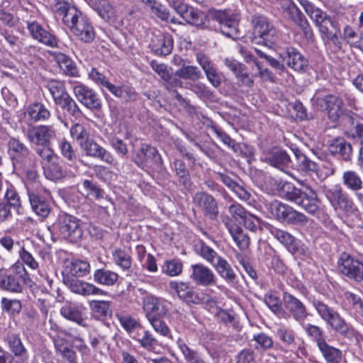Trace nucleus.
<instances>
[{
    "mask_svg": "<svg viewBox=\"0 0 363 363\" xmlns=\"http://www.w3.org/2000/svg\"><path fill=\"white\" fill-rule=\"evenodd\" d=\"M311 302L320 317L345 338L355 339L356 340L363 339L362 333L346 323L337 311L323 301L318 298H313Z\"/></svg>",
    "mask_w": 363,
    "mask_h": 363,
    "instance_id": "4",
    "label": "nucleus"
},
{
    "mask_svg": "<svg viewBox=\"0 0 363 363\" xmlns=\"http://www.w3.org/2000/svg\"><path fill=\"white\" fill-rule=\"evenodd\" d=\"M57 105L60 106L62 109L66 110L69 115L74 118H78L82 114L79 107L69 94Z\"/></svg>",
    "mask_w": 363,
    "mask_h": 363,
    "instance_id": "54",
    "label": "nucleus"
},
{
    "mask_svg": "<svg viewBox=\"0 0 363 363\" xmlns=\"http://www.w3.org/2000/svg\"><path fill=\"white\" fill-rule=\"evenodd\" d=\"M318 345L328 363H340L342 353L338 349L329 346L326 342H318Z\"/></svg>",
    "mask_w": 363,
    "mask_h": 363,
    "instance_id": "48",
    "label": "nucleus"
},
{
    "mask_svg": "<svg viewBox=\"0 0 363 363\" xmlns=\"http://www.w3.org/2000/svg\"><path fill=\"white\" fill-rule=\"evenodd\" d=\"M197 252L200 257L209 263L212 267L218 262V259L222 258V257L220 256L212 247L207 245L203 241L200 242Z\"/></svg>",
    "mask_w": 363,
    "mask_h": 363,
    "instance_id": "47",
    "label": "nucleus"
},
{
    "mask_svg": "<svg viewBox=\"0 0 363 363\" xmlns=\"http://www.w3.org/2000/svg\"><path fill=\"white\" fill-rule=\"evenodd\" d=\"M32 282L21 263H16L9 269H0V289L12 293H21L23 284Z\"/></svg>",
    "mask_w": 363,
    "mask_h": 363,
    "instance_id": "5",
    "label": "nucleus"
},
{
    "mask_svg": "<svg viewBox=\"0 0 363 363\" xmlns=\"http://www.w3.org/2000/svg\"><path fill=\"white\" fill-rule=\"evenodd\" d=\"M208 16L213 21L218 23V28L223 35L233 40L240 38V16L238 13L230 10L211 9L208 11Z\"/></svg>",
    "mask_w": 363,
    "mask_h": 363,
    "instance_id": "6",
    "label": "nucleus"
},
{
    "mask_svg": "<svg viewBox=\"0 0 363 363\" xmlns=\"http://www.w3.org/2000/svg\"><path fill=\"white\" fill-rule=\"evenodd\" d=\"M228 213L231 217L239 223H241L245 216L249 213L244 207L237 202L232 203L228 208Z\"/></svg>",
    "mask_w": 363,
    "mask_h": 363,
    "instance_id": "61",
    "label": "nucleus"
},
{
    "mask_svg": "<svg viewBox=\"0 0 363 363\" xmlns=\"http://www.w3.org/2000/svg\"><path fill=\"white\" fill-rule=\"evenodd\" d=\"M225 225L237 246L242 250L247 249L250 245V238L242 228L231 221L225 223Z\"/></svg>",
    "mask_w": 363,
    "mask_h": 363,
    "instance_id": "36",
    "label": "nucleus"
},
{
    "mask_svg": "<svg viewBox=\"0 0 363 363\" xmlns=\"http://www.w3.org/2000/svg\"><path fill=\"white\" fill-rule=\"evenodd\" d=\"M311 302L320 317L345 338L355 339L356 340L363 339L362 333L346 323L337 311L323 301L318 298H313Z\"/></svg>",
    "mask_w": 363,
    "mask_h": 363,
    "instance_id": "3",
    "label": "nucleus"
},
{
    "mask_svg": "<svg viewBox=\"0 0 363 363\" xmlns=\"http://www.w3.org/2000/svg\"><path fill=\"white\" fill-rule=\"evenodd\" d=\"M43 172L45 177L51 181H57L65 176V171L58 162V157L47 165H45Z\"/></svg>",
    "mask_w": 363,
    "mask_h": 363,
    "instance_id": "46",
    "label": "nucleus"
},
{
    "mask_svg": "<svg viewBox=\"0 0 363 363\" xmlns=\"http://www.w3.org/2000/svg\"><path fill=\"white\" fill-rule=\"evenodd\" d=\"M163 271L170 277L177 276L182 271V264L179 259L167 260L165 262V268Z\"/></svg>",
    "mask_w": 363,
    "mask_h": 363,
    "instance_id": "63",
    "label": "nucleus"
},
{
    "mask_svg": "<svg viewBox=\"0 0 363 363\" xmlns=\"http://www.w3.org/2000/svg\"><path fill=\"white\" fill-rule=\"evenodd\" d=\"M89 307L93 314L99 318L107 317L111 313V302L108 301L93 300L89 302Z\"/></svg>",
    "mask_w": 363,
    "mask_h": 363,
    "instance_id": "49",
    "label": "nucleus"
},
{
    "mask_svg": "<svg viewBox=\"0 0 363 363\" xmlns=\"http://www.w3.org/2000/svg\"><path fill=\"white\" fill-rule=\"evenodd\" d=\"M94 281L101 285L111 286L116 284L118 274L106 268L98 269L93 274Z\"/></svg>",
    "mask_w": 363,
    "mask_h": 363,
    "instance_id": "39",
    "label": "nucleus"
},
{
    "mask_svg": "<svg viewBox=\"0 0 363 363\" xmlns=\"http://www.w3.org/2000/svg\"><path fill=\"white\" fill-rule=\"evenodd\" d=\"M338 271L343 275L357 281H363V262L354 259L346 253L338 260Z\"/></svg>",
    "mask_w": 363,
    "mask_h": 363,
    "instance_id": "18",
    "label": "nucleus"
},
{
    "mask_svg": "<svg viewBox=\"0 0 363 363\" xmlns=\"http://www.w3.org/2000/svg\"><path fill=\"white\" fill-rule=\"evenodd\" d=\"M28 140L38 146L48 147L56 136V130L53 125L30 126L26 133Z\"/></svg>",
    "mask_w": 363,
    "mask_h": 363,
    "instance_id": "17",
    "label": "nucleus"
},
{
    "mask_svg": "<svg viewBox=\"0 0 363 363\" xmlns=\"http://www.w3.org/2000/svg\"><path fill=\"white\" fill-rule=\"evenodd\" d=\"M169 287L178 296L188 303H199L200 298L193 289L184 282L170 281Z\"/></svg>",
    "mask_w": 363,
    "mask_h": 363,
    "instance_id": "35",
    "label": "nucleus"
},
{
    "mask_svg": "<svg viewBox=\"0 0 363 363\" xmlns=\"http://www.w3.org/2000/svg\"><path fill=\"white\" fill-rule=\"evenodd\" d=\"M175 75L184 79L196 81L201 78V72L196 66L183 65L176 71Z\"/></svg>",
    "mask_w": 363,
    "mask_h": 363,
    "instance_id": "50",
    "label": "nucleus"
},
{
    "mask_svg": "<svg viewBox=\"0 0 363 363\" xmlns=\"http://www.w3.org/2000/svg\"><path fill=\"white\" fill-rule=\"evenodd\" d=\"M8 154L13 166L18 169L35 167L37 162L29 148L20 140L12 138L8 143Z\"/></svg>",
    "mask_w": 363,
    "mask_h": 363,
    "instance_id": "11",
    "label": "nucleus"
},
{
    "mask_svg": "<svg viewBox=\"0 0 363 363\" xmlns=\"http://www.w3.org/2000/svg\"><path fill=\"white\" fill-rule=\"evenodd\" d=\"M252 41L257 44H263L271 47L276 43L278 37L273 23L264 16L255 15L252 17Z\"/></svg>",
    "mask_w": 363,
    "mask_h": 363,
    "instance_id": "7",
    "label": "nucleus"
},
{
    "mask_svg": "<svg viewBox=\"0 0 363 363\" xmlns=\"http://www.w3.org/2000/svg\"><path fill=\"white\" fill-rule=\"evenodd\" d=\"M73 277H83L90 272V264L86 260L72 259L66 267Z\"/></svg>",
    "mask_w": 363,
    "mask_h": 363,
    "instance_id": "44",
    "label": "nucleus"
},
{
    "mask_svg": "<svg viewBox=\"0 0 363 363\" xmlns=\"http://www.w3.org/2000/svg\"><path fill=\"white\" fill-rule=\"evenodd\" d=\"M314 104L320 111H326L333 121H337L344 113V104L338 96L328 94L324 97H316Z\"/></svg>",
    "mask_w": 363,
    "mask_h": 363,
    "instance_id": "14",
    "label": "nucleus"
},
{
    "mask_svg": "<svg viewBox=\"0 0 363 363\" xmlns=\"http://www.w3.org/2000/svg\"><path fill=\"white\" fill-rule=\"evenodd\" d=\"M143 310L148 320L155 318H162L168 312L167 302L152 294H147L143 298Z\"/></svg>",
    "mask_w": 363,
    "mask_h": 363,
    "instance_id": "21",
    "label": "nucleus"
},
{
    "mask_svg": "<svg viewBox=\"0 0 363 363\" xmlns=\"http://www.w3.org/2000/svg\"><path fill=\"white\" fill-rule=\"evenodd\" d=\"M27 194L33 212L41 218H47L52 209L48 199L40 191L29 188Z\"/></svg>",
    "mask_w": 363,
    "mask_h": 363,
    "instance_id": "23",
    "label": "nucleus"
},
{
    "mask_svg": "<svg viewBox=\"0 0 363 363\" xmlns=\"http://www.w3.org/2000/svg\"><path fill=\"white\" fill-rule=\"evenodd\" d=\"M193 203L211 220L218 216V206L215 198L209 194L201 191H197L193 196Z\"/></svg>",
    "mask_w": 363,
    "mask_h": 363,
    "instance_id": "20",
    "label": "nucleus"
},
{
    "mask_svg": "<svg viewBox=\"0 0 363 363\" xmlns=\"http://www.w3.org/2000/svg\"><path fill=\"white\" fill-rule=\"evenodd\" d=\"M27 28L31 37L38 42L50 48L57 46V38L45 30L37 21H27Z\"/></svg>",
    "mask_w": 363,
    "mask_h": 363,
    "instance_id": "27",
    "label": "nucleus"
},
{
    "mask_svg": "<svg viewBox=\"0 0 363 363\" xmlns=\"http://www.w3.org/2000/svg\"><path fill=\"white\" fill-rule=\"evenodd\" d=\"M35 152L40 157V162L43 167L53 160H56L58 157L54 151L48 147L41 146V147H37Z\"/></svg>",
    "mask_w": 363,
    "mask_h": 363,
    "instance_id": "59",
    "label": "nucleus"
},
{
    "mask_svg": "<svg viewBox=\"0 0 363 363\" xmlns=\"http://www.w3.org/2000/svg\"><path fill=\"white\" fill-rule=\"evenodd\" d=\"M330 155L338 159L350 162L352 157V147L350 143L343 138L333 139L328 147Z\"/></svg>",
    "mask_w": 363,
    "mask_h": 363,
    "instance_id": "32",
    "label": "nucleus"
},
{
    "mask_svg": "<svg viewBox=\"0 0 363 363\" xmlns=\"http://www.w3.org/2000/svg\"><path fill=\"white\" fill-rule=\"evenodd\" d=\"M279 186L280 194L286 200L300 206L307 213L315 216L322 221H326L329 218V216L318 199L316 192L310 186H306L303 191L288 182H280Z\"/></svg>",
    "mask_w": 363,
    "mask_h": 363,
    "instance_id": "1",
    "label": "nucleus"
},
{
    "mask_svg": "<svg viewBox=\"0 0 363 363\" xmlns=\"http://www.w3.org/2000/svg\"><path fill=\"white\" fill-rule=\"evenodd\" d=\"M261 160L281 171L287 168L291 162L290 157L286 152L277 147H273L264 152Z\"/></svg>",
    "mask_w": 363,
    "mask_h": 363,
    "instance_id": "26",
    "label": "nucleus"
},
{
    "mask_svg": "<svg viewBox=\"0 0 363 363\" xmlns=\"http://www.w3.org/2000/svg\"><path fill=\"white\" fill-rule=\"evenodd\" d=\"M80 147L86 152L87 156L99 159L100 160L112 166L117 164V161L113 155L100 145L94 142L91 138Z\"/></svg>",
    "mask_w": 363,
    "mask_h": 363,
    "instance_id": "25",
    "label": "nucleus"
},
{
    "mask_svg": "<svg viewBox=\"0 0 363 363\" xmlns=\"http://www.w3.org/2000/svg\"><path fill=\"white\" fill-rule=\"evenodd\" d=\"M4 198L7 202L6 205L9 208L12 206L15 208H18L21 206L20 196L14 186L11 184L6 183Z\"/></svg>",
    "mask_w": 363,
    "mask_h": 363,
    "instance_id": "55",
    "label": "nucleus"
},
{
    "mask_svg": "<svg viewBox=\"0 0 363 363\" xmlns=\"http://www.w3.org/2000/svg\"><path fill=\"white\" fill-rule=\"evenodd\" d=\"M51 116L50 111L41 103L29 105L23 113V120L30 125L40 121L48 120Z\"/></svg>",
    "mask_w": 363,
    "mask_h": 363,
    "instance_id": "31",
    "label": "nucleus"
},
{
    "mask_svg": "<svg viewBox=\"0 0 363 363\" xmlns=\"http://www.w3.org/2000/svg\"><path fill=\"white\" fill-rule=\"evenodd\" d=\"M179 347L184 354L186 360L189 363H205L199 354L194 350H191L184 342H182L179 345Z\"/></svg>",
    "mask_w": 363,
    "mask_h": 363,
    "instance_id": "60",
    "label": "nucleus"
},
{
    "mask_svg": "<svg viewBox=\"0 0 363 363\" xmlns=\"http://www.w3.org/2000/svg\"><path fill=\"white\" fill-rule=\"evenodd\" d=\"M344 186L352 191L357 192L362 188L363 182L359 174L354 170H347L342 177Z\"/></svg>",
    "mask_w": 363,
    "mask_h": 363,
    "instance_id": "43",
    "label": "nucleus"
},
{
    "mask_svg": "<svg viewBox=\"0 0 363 363\" xmlns=\"http://www.w3.org/2000/svg\"><path fill=\"white\" fill-rule=\"evenodd\" d=\"M113 260L123 271L132 272V257L128 252L121 248H116L112 252Z\"/></svg>",
    "mask_w": 363,
    "mask_h": 363,
    "instance_id": "41",
    "label": "nucleus"
},
{
    "mask_svg": "<svg viewBox=\"0 0 363 363\" xmlns=\"http://www.w3.org/2000/svg\"><path fill=\"white\" fill-rule=\"evenodd\" d=\"M281 6L284 18L300 28L308 43H313L315 38L313 29L298 6L291 0H281Z\"/></svg>",
    "mask_w": 363,
    "mask_h": 363,
    "instance_id": "8",
    "label": "nucleus"
},
{
    "mask_svg": "<svg viewBox=\"0 0 363 363\" xmlns=\"http://www.w3.org/2000/svg\"><path fill=\"white\" fill-rule=\"evenodd\" d=\"M45 87L51 94L55 104L60 103L67 96V93L64 82L56 80L50 79L45 82Z\"/></svg>",
    "mask_w": 363,
    "mask_h": 363,
    "instance_id": "37",
    "label": "nucleus"
},
{
    "mask_svg": "<svg viewBox=\"0 0 363 363\" xmlns=\"http://www.w3.org/2000/svg\"><path fill=\"white\" fill-rule=\"evenodd\" d=\"M191 279L198 285L208 286L216 283V277L213 272L202 264L191 266Z\"/></svg>",
    "mask_w": 363,
    "mask_h": 363,
    "instance_id": "30",
    "label": "nucleus"
},
{
    "mask_svg": "<svg viewBox=\"0 0 363 363\" xmlns=\"http://www.w3.org/2000/svg\"><path fill=\"white\" fill-rule=\"evenodd\" d=\"M59 148L61 155L69 162H74L77 159V154L72 144L65 138L59 141Z\"/></svg>",
    "mask_w": 363,
    "mask_h": 363,
    "instance_id": "58",
    "label": "nucleus"
},
{
    "mask_svg": "<svg viewBox=\"0 0 363 363\" xmlns=\"http://www.w3.org/2000/svg\"><path fill=\"white\" fill-rule=\"evenodd\" d=\"M283 60L286 65L296 72H306L308 60L296 48L286 47L282 54Z\"/></svg>",
    "mask_w": 363,
    "mask_h": 363,
    "instance_id": "28",
    "label": "nucleus"
},
{
    "mask_svg": "<svg viewBox=\"0 0 363 363\" xmlns=\"http://www.w3.org/2000/svg\"><path fill=\"white\" fill-rule=\"evenodd\" d=\"M298 1L307 15L318 28L320 33L332 41L337 40V35L335 33H333L329 29V26L333 27L334 23L327 13L308 0Z\"/></svg>",
    "mask_w": 363,
    "mask_h": 363,
    "instance_id": "10",
    "label": "nucleus"
},
{
    "mask_svg": "<svg viewBox=\"0 0 363 363\" xmlns=\"http://www.w3.org/2000/svg\"><path fill=\"white\" fill-rule=\"evenodd\" d=\"M63 282L72 292L83 296L106 294L105 291L94 284L77 279V277L64 276Z\"/></svg>",
    "mask_w": 363,
    "mask_h": 363,
    "instance_id": "19",
    "label": "nucleus"
},
{
    "mask_svg": "<svg viewBox=\"0 0 363 363\" xmlns=\"http://www.w3.org/2000/svg\"><path fill=\"white\" fill-rule=\"evenodd\" d=\"M345 133L349 139L359 145V161L363 166V125L359 123L353 124Z\"/></svg>",
    "mask_w": 363,
    "mask_h": 363,
    "instance_id": "42",
    "label": "nucleus"
},
{
    "mask_svg": "<svg viewBox=\"0 0 363 363\" xmlns=\"http://www.w3.org/2000/svg\"><path fill=\"white\" fill-rule=\"evenodd\" d=\"M264 303L275 315L279 317L284 316L285 311L277 296L272 294H267L264 297Z\"/></svg>",
    "mask_w": 363,
    "mask_h": 363,
    "instance_id": "57",
    "label": "nucleus"
},
{
    "mask_svg": "<svg viewBox=\"0 0 363 363\" xmlns=\"http://www.w3.org/2000/svg\"><path fill=\"white\" fill-rule=\"evenodd\" d=\"M57 350L67 359L69 363H77L76 354L70 342H55Z\"/></svg>",
    "mask_w": 363,
    "mask_h": 363,
    "instance_id": "53",
    "label": "nucleus"
},
{
    "mask_svg": "<svg viewBox=\"0 0 363 363\" xmlns=\"http://www.w3.org/2000/svg\"><path fill=\"white\" fill-rule=\"evenodd\" d=\"M169 5L186 23L200 29L207 27L208 16L203 11L182 0H172L169 2Z\"/></svg>",
    "mask_w": 363,
    "mask_h": 363,
    "instance_id": "9",
    "label": "nucleus"
},
{
    "mask_svg": "<svg viewBox=\"0 0 363 363\" xmlns=\"http://www.w3.org/2000/svg\"><path fill=\"white\" fill-rule=\"evenodd\" d=\"M269 210L272 215L280 222L300 225H306L308 223V218L303 213L278 201L270 203Z\"/></svg>",
    "mask_w": 363,
    "mask_h": 363,
    "instance_id": "13",
    "label": "nucleus"
},
{
    "mask_svg": "<svg viewBox=\"0 0 363 363\" xmlns=\"http://www.w3.org/2000/svg\"><path fill=\"white\" fill-rule=\"evenodd\" d=\"M270 233L278 242L283 245L291 255H308V249L304 244L289 232L277 228H272L270 229Z\"/></svg>",
    "mask_w": 363,
    "mask_h": 363,
    "instance_id": "15",
    "label": "nucleus"
},
{
    "mask_svg": "<svg viewBox=\"0 0 363 363\" xmlns=\"http://www.w3.org/2000/svg\"><path fill=\"white\" fill-rule=\"evenodd\" d=\"M84 189L87 191V195L91 196L96 199L104 197V192L96 183L85 179L82 183Z\"/></svg>",
    "mask_w": 363,
    "mask_h": 363,
    "instance_id": "62",
    "label": "nucleus"
},
{
    "mask_svg": "<svg viewBox=\"0 0 363 363\" xmlns=\"http://www.w3.org/2000/svg\"><path fill=\"white\" fill-rule=\"evenodd\" d=\"M219 276L228 284H235L238 276L228 262L222 257L213 266Z\"/></svg>",
    "mask_w": 363,
    "mask_h": 363,
    "instance_id": "38",
    "label": "nucleus"
},
{
    "mask_svg": "<svg viewBox=\"0 0 363 363\" xmlns=\"http://www.w3.org/2000/svg\"><path fill=\"white\" fill-rule=\"evenodd\" d=\"M55 228L62 238L70 242H79L83 235L80 220L77 218L65 213L59 214Z\"/></svg>",
    "mask_w": 363,
    "mask_h": 363,
    "instance_id": "12",
    "label": "nucleus"
},
{
    "mask_svg": "<svg viewBox=\"0 0 363 363\" xmlns=\"http://www.w3.org/2000/svg\"><path fill=\"white\" fill-rule=\"evenodd\" d=\"M196 58L198 64L204 72L208 82L215 88L219 87L222 82L221 74L218 72L213 61L208 56L202 52L196 53Z\"/></svg>",
    "mask_w": 363,
    "mask_h": 363,
    "instance_id": "24",
    "label": "nucleus"
},
{
    "mask_svg": "<svg viewBox=\"0 0 363 363\" xmlns=\"http://www.w3.org/2000/svg\"><path fill=\"white\" fill-rule=\"evenodd\" d=\"M285 315L292 317L296 322L303 324L308 316L305 304L290 293L284 292L282 297Z\"/></svg>",
    "mask_w": 363,
    "mask_h": 363,
    "instance_id": "16",
    "label": "nucleus"
},
{
    "mask_svg": "<svg viewBox=\"0 0 363 363\" xmlns=\"http://www.w3.org/2000/svg\"><path fill=\"white\" fill-rule=\"evenodd\" d=\"M151 50L157 55H167L173 49V39L169 34L155 35L150 45Z\"/></svg>",
    "mask_w": 363,
    "mask_h": 363,
    "instance_id": "34",
    "label": "nucleus"
},
{
    "mask_svg": "<svg viewBox=\"0 0 363 363\" xmlns=\"http://www.w3.org/2000/svg\"><path fill=\"white\" fill-rule=\"evenodd\" d=\"M60 314L66 319L82 325L83 318L82 312L77 306L72 302L67 301L60 308Z\"/></svg>",
    "mask_w": 363,
    "mask_h": 363,
    "instance_id": "45",
    "label": "nucleus"
},
{
    "mask_svg": "<svg viewBox=\"0 0 363 363\" xmlns=\"http://www.w3.org/2000/svg\"><path fill=\"white\" fill-rule=\"evenodd\" d=\"M174 167L179 182L185 187L190 186V174L184 162L181 160H175Z\"/></svg>",
    "mask_w": 363,
    "mask_h": 363,
    "instance_id": "51",
    "label": "nucleus"
},
{
    "mask_svg": "<svg viewBox=\"0 0 363 363\" xmlns=\"http://www.w3.org/2000/svg\"><path fill=\"white\" fill-rule=\"evenodd\" d=\"M72 137L78 143L79 146L82 145L90 139L89 131L80 123H75L70 129Z\"/></svg>",
    "mask_w": 363,
    "mask_h": 363,
    "instance_id": "52",
    "label": "nucleus"
},
{
    "mask_svg": "<svg viewBox=\"0 0 363 363\" xmlns=\"http://www.w3.org/2000/svg\"><path fill=\"white\" fill-rule=\"evenodd\" d=\"M1 307L3 311L11 315H16L21 312L22 304L18 299H9L4 297L1 300Z\"/></svg>",
    "mask_w": 363,
    "mask_h": 363,
    "instance_id": "56",
    "label": "nucleus"
},
{
    "mask_svg": "<svg viewBox=\"0 0 363 363\" xmlns=\"http://www.w3.org/2000/svg\"><path fill=\"white\" fill-rule=\"evenodd\" d=\"M91 6L105 21L113 20L116 16V11L108 0H92Z\"/></svg>",
    "mask_w": 363,
    "mask_h": 363,
    "instance_id": "40",
    "label": "nucleus"
},
{
    "mask_svg": "<svg viewBox=\"0 0 363 363\" xmlns=\"http://www.w3.org/2000/svg\"><path fill=\"white\" fill-rule=\"evenodd\" d=\"M50 54L64 74L73 77H79L75 62L69 56L60 52H52Z\"/></svg>",
    "mask_w": 363,
    "mask_h": 363,
    "instance_id": "33",
    "label": "nucleus"
},
{
    "mask_svg": "<svg viewBox=\"0 0 363 363\" xmlns=\"http://www.w3.org/2000/svg\"><path fill=\"white\" fill-rule=\"evenodd\" d=\"M118 98L125 101H135L137 100L138 94L133 87L128 85L120 86Z\"/></svg>",
    "mask_w": 363,
    "mask_h": 363,
    "instance_id": "64",
    "label": "nucleus"
},
{
    "mask_svg": "<svg viewBox=\"0 0 363 363\" xmlns=\"http://www.w3.org/2000/svg\"><path fill=\"white\" fill-rule=\"evenodd\" d=\"M73 92L77 100L91 110H99L101 108L99 95L89 87L82 84H77L73 87Z\"/></svg>",
    "mask_w": 363,
    "mask_h": 363,
    "instance_id": "22",
    "label": "nucleus"
},
{
    "mask_svg": "<svg viewBox=\"0 0 363 363\" xmlns=\"http://www.w3.org/2000/svg\"><path fill=\"white\" fill-rule=\"evenodd\" d=\"M326 197L333 207L336 209H348L352 208V202L345 194L339 185H335L326 191Z\"/></svg>",
    "mask_w": 363,
    "mask_h": 363,
    "instance_id": "29",
    "label": "nucleus"
},
{
    "mask_svg": "<svg viewBox=\"0 0 363 363\" xmlns=\"http://www.w3.org/2000/svg\"><path fill=\"white\" fill-rule=\"evenodd\" d=\"M55 12L56 18H62L79 40L87 43L94 40L95 33L91 23L77 8L67 2H59L55 6Z\"/></svg>",
    "mask_w": 363,
    "mask_h": 363,
    "instance_id": "2",
    "label": "nucleus"
}]
</instances>
